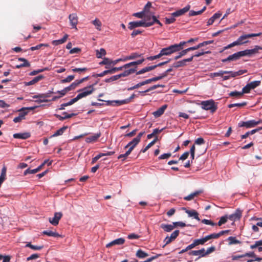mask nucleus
<instances>
[{
    "label": "nucleus",
    "instance_id": "1",
    "mask_svg": "<svg viewBox=\"0 0 262 262\" xmlns=\"http://www.w3.org/2000/svg\"><path fill=\"white\" fill-rule=\"evenodd\" d=\"M95 89L94 85H90L88 86L84 87L83 89H80L78 91L79 93L77 95V98L78 100L85 97L91 94H92L94 91Z\"/></svg>",
    "mask_w": 262,
    "mask_h": 262
},
{
    "label": "nucleus",
    "instance_id": "2",
    "mask_svg": "<svg viewBox=\"0 0 262 262\" xmlns=\"http://www.w3.org/2000/svg\"><path fill=\"white\" fill-rule=\"evenodd\" d=\"M151 26L152 24L149 23V20H146V19L144 18V20L129 23L128 28L130 30H133L140 27H148Z\"/></svg>",
    "mask_w": 262,
    "mask_h": 262
},
{
    "label": "nucleus",
    "instance_id": "3",
    "mask_svg": "<svg viewBox=\"0 0 262 262\" xmlns=\"http://www.w3.org/2000/svg\"><path fill=\"white\" fill-rule=\"evenodd\" d=\"M224 75L226 74L227 75L223 76V80H227L229 79L230 78H234L237 76L242 75L247 72L246 70H240L238 71L234 72L232 71H224Z\"/></svg>",
    "mask_w": 262,
    "mask_h": 262
},
{
    "label": "nucleus",
    "instance_id": "4",
    "mask_svg": "<svg viewBox=\"0 0 262 262\" xmlns=\"http://www.w3.org/2000/svg\"><path fill=\"white\" fill-rule=\"evenodd\" d=\"M200 104L202 109L207 111L209 110L212 113L214 112L217 109V106L212 99L202 101Z\"/></svg>",
    "mask_w": 262,
    "mask_h": 262
},
{
    "label": "nucleus",
    "instance_id": "5",
    "mask_svg": "<svg viewBox=\"0 0 262 262\" xmlns=\"http://www.w3.org/2000/svg\"><path fill=\"white\" fill-rule=\"evenodd\" d=\"M262 50V47L259 46H255L253 49H246L244 51H241L242 57L248 56L251 57L252 56L257 54L259 53V50Z\"/></svg>",
    "mask_w": 262,
    "mask_h": 262
},
{
    "label": "nucleus",
    "instance_id": "6",
    "mask_svg": "<svg viewBox=\"0 0 262 262\" xmlns=\"http://www.w3.org/2000/svg\"><path fill=\"white\" fill-rule=\"evenodd\" d=\"M177 51L174 46V45H171L168 47L163 48L160 52L159 54L160 57L163 56L170 55Z\"/></svg>",
    "mask_w": 262,
    "mask_h": 262
},
{
    "label": "nucleus",
    "instance_id": "7",
    "mask_svg": "<svg viewBox=\"0 0 262 262\" xmlns=\"http://www.w3.org/2000/svg\"><path fill=\"white\" fill-rule=\"evenodd\" d=\"M28 109H30L31 110L33 109V107H29V108H22L19 110V113L17 117H15L13 119V122L15 123H18L21 122L23 120L25 119V116L28 114V112L27 111Z\"/></svg>",
    "mask_w": 262,
    "mask_h": 262
},
{
    "label": "nucleus",
    "instance_id": "8",
    "mask_svg": "<svg viewBox=\"0 0 262 262\" xmlns=\"http://www.w3.org/2000/svg\"><path fill=\"white\" fill-rule=\"evenodd\" d=\"M62 216V214L60 212H55L54 217L49 219V222L54 226H56L58 224L59 221Z\"/></svg>",
    "mask_w": 262,
    "mask_h": 262
},
{
    "label": "nucleus",
    "instance_id": "9",
    "mask_svg": "<svg viewBox=\"0 0 262 262\" xmlns=\"http://www.w3.org/2000/svg\"><path fill=\"white\" fill-rule=\"evenodd\" d=\"M193 60V57H190L188 58L184 59L183 60L175 62L172 64V67L178 68L183 67L186 65L187 62H191Z\"/></svg>",
    "mask_w": 262,
    "mask_h": 262
},
{
    "label": "nucleus",
    "instance_id": "10",
    "mask_svg": "<svg viewBox=\"0 0 262 262\" xmlns=\"http://www.w3.org/2000/svg\"><path fill=\"white\" fill-rule=\"evenodd\" d=\"M69 19L72 27L77 30V25L78 24L77 15L76 13L71 14L69 16Z\"/></svg>",
    "mask_w": 262,
    "mask_h": 262
},
{
    "label": "nucleus",
    "instance_id": "11",
    "mask_svg": "<svg viewBox=\"0 0 262 262\" xmlns=\"http://www.w3.org/2000/svg\"><path fill=\"white\" fill-rule=\"evenodd\" d=\"M98 100L99 101H104V100L100 99H98ZM128 101H129V100L124 99V100H122L105 101L107 103V104H108V105H114L119 106V105H121L122 104L128 103Z\"/></svg>",
    "mask_w": 262,
    "mask_h": 262
},
{
    "label": "nucleus",
    "instance_id": "12",
    "mask_svg": "<svg viewBox=\"0 0 262 262\" xmlns=\"http://www.w3.org/2000/svg\"><path fill=\"white\" fill-rule=\"evenodd\" d=\"M190 8V5H187L186 7L183 8L182 9L179 10L171 14L172 16L173 17H178L181 16L185 14L186 12H188Z\"/></svg>",
    "mask_w": 262,
    "mask_h": 262
},
{
    "label": "nucleus",
    "instance_id": "13",
    "mask_svg": "<svg viewBox=\"0 0 262 262\" xmlns=\"http://www.w3.org/2000/svg\"><path fill=\"white\" fill-rule=\"evenodd\" d=\"M247 34H244L240 36L235 41L237 46H241L249 42Z\"/></svg>",
    "mask_w": 262,
    "mask_h": 262
},
{
    "label": "nucleus",
    "instance_id": "14",
    "mask_svg": "<svg viewBox=\"0 0 262 262\" xmlns=\"http://www.w3.org/2000/svg\"><path fill=\"white\" fill-rule=\"evenodd\" d=\"M31 134L29 132L16 133L13 134V137L15 139H27L30 138Z\"/></svg>",
    "mask_w": 262,
    "mask_h": 262
},
{
    "label": "nucleus",
    "instance_id": "15",
    "mask_svg": "<svg viewBox=\"0 0 262 262\" xmlns=\"http://www.w3.org/2000/svg\"><path fill=\"white\" fill-rule=\"evenodd\" d=\"M139 142L140 141L135 138L125 146V148H128L132 151Z\"/></svg>",
    "mask_w": 262,
    "mask_h": 262
},
{
    "label": "nucleus",
    "instance_id": "16",
    "mask_svg": "<svg viewBox=\"0 0 262 262\" xmlns=\"http://www.w3.org/2000/svg\"><path fill=\"white\" fill-rule=\"evenodd\" d=\"M190 255L198 256L199 258L205 256V249L202 248L199 250H193L189 252Z\"/></svg>",
    "mask_w": 262,
    "mask_h": 262
},
{
    "label": "nucleus",
    "instance_id": "17",
    "mask_svg": "<svg viewBox=\"0 0 262 262\" xmlns=\"http://www.w3.org/2000/svg\"><path fill=\"white\" fill-rule=\"evenodd\" d=\"M101 134L100 132H98L92 136L87 137L85 139V142L86 143H93L97 141L98 138L101 136Z\"/></svg>",
    "mask_w": 262,
    "mask_h": 262
},
{
    "label": "nucleus",
    "instance_id": "18",
    "mask_svg": "<svg viewBox=\"0 0 262 262\" xmlns=\"http://www.w3.org/2000/svg\"><path fill=\"white\" fill-rule=\"evenodd\" d=\"M167 107V105L165 104L162 105L159 108H158L156 111H155L152 113L153 115L157 118L161 116L165 112V110Z\"/></svg>",
    "mask_w": 262,
    "mask_h": 262
},
{
    "label": "nucleus",
    "instance_id": "19",
    "mask_svg": "<svg viewBox=\"0 0 262 262\" xmlns=\"http://www.w3.org/2000/svg\"><path fill=\"white\" fill-rule=\"evenodd\" d=\"M124 242H125V240L124 238H119L116 239L112 241L111 242L109 243L108 244H107L106 245V247L108 248V247H110L115 245H121L123 244L124 243Z\"/></svg>",
    "mask_w": 262,
    "mask_h": 262
},
{
    "label": "nucleus",
    "instance_id": "20",
    "mask_svg": "<svg viewBox=\"0 0 262 262\" xmlns=\"http://www.w3.org/2000/svg\"><path fill=\"white\" fill-rule=\"evenodd\" d=\"M18 61L21 62L19 64H17L16 66V68L17 69L22 68V67H29L30 66V64L29 61L24 58H19Z\"/></svg>",
    "mask_w": 262,
    "mask_h": 262
},
{
    "label": "nucleus",
    "instance_id": "21",
    "mask_svg": "<svg viewBox=\"0 0 262 262\" xmlns=\"http://www.w3.org/2000/svg\"><path fill=\"white\" fill-rule=\"evenodd\" d=\"M262 123V120L259 119L257 121L254 120H251L246 121V124L247 125V128H251L255 126L256 125Z\"/></svg>",
    "mask_w": 262,
    "mask_h": 262
},
{
    "label": "nucleus",
    "instance_id": "22",
    "mask_svg": "<svg viewBox=\"0 0 262 262\" xmlns=\"http://www.w3.org/2000/svg\"><path fill=\"white\" fill-rule=\"evenodd\" d=\"M184 210H185L186 213H187L189 217H193L195 219L198 221H200V219L199 217L198 213L194 210H187L185 208H184Z\"/></svg>",
    "mask_w": 262,
    "mask_h": 262
},
{
    "label": "nucleus",
    "instance_id": "23",
    "mask_svg": "<svg viewBox=\"0 0 262 262\" xmlns=\"http://www.w3.org/2000/svg\"><path fill=\"white\" fill-rule=\"evenodd\" d=\"M221 15L222 14L220 12L215 13L211 18L208 19L207 23V26L212 25L216 19L219 18L221 17Z\"/></svg>",
    "mask_w": 262,
    "mask_h": 262
},
{
    "label": "nucleus",
    "instance_id": "24",
    "mask_svg": "<svg viewBox=\"0 0 262 262\" xmlns=\"http://www.w3.org/2000/svg\"><path fill=\"white\" fill-rule=\"evenodd\" d=\"M144 60H145V59L143 58H142V59L138 60L137 61H133V62L126 63V64H124L125 69H126L131 66H134L140 64L142 62H143L144 61Z\"/></svg>",
    "mask_w": 262,
    "mask_h": 262
},
{
    "label": "nucleus",
    "instance_id": "25",
    "mask_svg": "<svg viewBox=\"0 0 262 262\" xmlns=\"http://www.w3.org/2000/svg\"><path fill=\"white\" fill-rule=\"evenodd\" d=\"M68 37V35L66 34L64 36L60 39L58 40H54L52 41V43L54 46H58L60 44H62L66 41Z\"/></svg>",
    "mask_w": 262,
    "mask_h": 262
},
{
    "label": "nucleus",
    "instance_id": "26",
    "mask_svg": "<svg viewBox=\"0 0 262 262\" xmlns=\"http://www.w3.org/2000/svg\"><path fill=\"white\" fill-rule=\"evenodd\" d=\"M156 68V66H149L145 67L136 72V75H140L151 71Z\"/></svg>",
    "mask_w": 262,
    "mask_h": 262
},
{
    "label": "nucleus",
    "instance_id": "27",
    "mask_svg": "<svg viewBox=\"0 0 262 262\" xmlns=\"http://www.w3.org/2000/svg\"><path fill=\"white\" fill-rule=\"evenodd\" d=\"M43 78V76L42 75H39L35 77H34L32 80L31 81L26 82L25 85H31L35 84V83L37 82L39 80H41Z\"/></svg>",
    "mask_w": 262,
    "mask_h": 262
},
{
    "label": "nucleus",
    "instance_id": "28",
    "mask_svg": "<svg viewBox=\"0 0 262 262\" xmlns=\"http://www.w3.org/2000/svg\"><path fill=\"white\" fill-rule=\"evenodd\" d=\"M161 228L165 232H170L174 228V226L173 224L172 225L162 224L161 225Z\"/></svg>",
    "mask_w": 262,
    "mask_h": 262
},
{
    "label": "nucleus",
    "instance_id": "29",
    "mask_svg": "<svg viewBox=\"0 0 262 262\" xmlns=\"http://www.w3.org/2000/svg\"><path fill=\"white\" fill-rule=\"evenodd\" d=\"M202 192V191L198 190L193 193H191L189 195L185 196L184 199L186 201H191L194 199V197L198 196L199 194Z\"/></svg>",
    "mask_w": 262,
    "mask_h": 262
},
{
    "label": "nucleus",
    "instance_id": "30",
    "mask_svg": "<svg viewBox=\"0 0 262 262\" xmlns=\"http://www.w3.org/2000/svg\"><path fill=\"white\" fill-rule=\"evenodd\" d=\"M242 57L241 51L235 53L231 55H229V58L230 61H235L239 59Z\"/></svg>",
    "mask_w": 262,
    "mask_h": 262
},
{
    "label": "nucleus",
    "instance_id": "31",
    "mask_svg": "<svg viewBox=\"0 0 262 262\" xmlns=\"http://www.w3.org/2000/svg\"><path fill=\"white\" fill-rule=\"evenodd\" d=\"M223 235V232H220L218 233H212L210 235H208L206 236L205 237L206 239V241L211 239H214V238H217L220 236Z\"/></svg>",
    "mask_w": 262,
    "mask_h": 262
},
{
    "label": "nucleus",
    "instance_id": "32",
    "mask_svg": "<svg viewBox=\"0 0 262 262\" xmlns=\"http://www.w3.org/2000/svg\"><path fill=\"white\" fill-rule=\"evenodd\" d=\"M136 71V70L135 69H130L126 70L123 73L119 74V75L120 76V78L122 77H126L130 74H133Z\"/></svg>",
    "mask_w": 262,
    "mask_h": 262
},
{
    "label": "nucleus",
    "instance_id": "33",
    "mask_svg": "<svg viewBox=\"0 0 262 262\" xmlns=\"http://www.w3.org/2000/svg\"><path fill=\"white\" fill-rule=\"evenodd\" d=\"M142 11L144 12V18L146 20H150L151 18V16L154 15V13L149 12V9H145V7H144V10Z\"/></svg>",
    "mask_w": 262,
    "mask_h": 262
},
{
    "label": "nucleus",
    "instance_id": "34",
    "mask_svg": "<svg viewBox=\"0 0 262 262\" xmlns=\"http://www.w3.org/2000/svg\"><path fill=\"white\" fill-rule=\"evenodd\" d=\"M43 234L47 235L49 236L53 237H61L62 236L56 232H54L51 230L43 231L42 232Z\"/></svg>",
    "mask_w": 262,
    "mask_h": 262
},
{
    "label": "nucleus",
    "instance_id": "35",
    "mask_svg": "<svg viewBox=\"0 0 262 262\" xmlns=\"http://www.w3.org/2000/svg\"><path fill=\"white\" fill-rule=\"evenodd\" d=\"M92 23L95 26L97 30H101L102 23L99 19L96 18L95 20H93Z\"/></svg>",
    "mask_w": 262,
    "mask_h": 262
},
{
    "label": "nucleus",
    "instance_id": "36",
    "mask_svg": "<svg viewBox=\"0 0 262 262\" xmlns=\"http://www.w3.org/2000/svg\"><path fill=\"white\" fill-rule=\"evenodd\" d=\"M136 255L140 258H144L148 256V254L141 249L137 250Z\"/></svg>",
    "mask_w": 262,
    "mask_h": 262
},
{
    "label": "nucleus",
    "instance_id": "37",
    "mask_svg": "<svg viewBox=\"0 0 262 262\" xmlns=\"http://www.w3.org/2000/svg\"><path fill=\"white\" fill-rule=\"evenodd\" d=\"M96 52V55L98 58H102V57L105 56L106 54L105 50L103 48H101L100 50H97Z\"/></svg>",
    "mask_w": 262,
    "mask_h": 262
},
{
    "label": "nucleus",
    "instance_id": "38",
    "mask_svg": "<svg viewBox=\"0 0 262 262\" xmlns=\"http://www.w3.org/2000/svg\"><path fill=\"white\" fill-rule=\"evenodd\" d=\"M142 56V54H139L138 53H133L131 54L130 55L126 57V60H132L137 58L141 57Z\"/></svg>",
    "mask_w": 262,
    "mask_h": 262
},
{
    "label": "nucleus",
    "instance_id": "39",
    "mask_svg": "<svg viewBox=\"0 0 262 262\" xmlns=\"http://www.w3.org/2000/svg\"><path fill=\"white\" fill-rule=\"evenodd\" d=\"M67 128V126H63L57 130L51 137H57L62 135L65 130Z\"/></svg>",
    "mask_w": 262,
    "mask_h": 262
},
{
    "label": "nucleus",
    "instance_id": "40",
    "mask_svg": "<svg viewBox=\"0 0 262 262\" xmlns=\"http://www.w3.org/2000/svg\"><path fill=\"white\" fill-rule=\"evenodd\" d=\"M149 23L152 24V25H153L155 23H157L160 26H162V24L158 19H157L156 16L154 15L151 16V18L150 20H149Z\"/></svg>",
    "mask_w": 262,
    "mask_h": 262
},
{
    "label": "nucleus",
    "instance_id": "41",
    "mask_svg": "<svg viewBox=\"0 0 262 262\" xmlns=\"http://www.w3.org/2000/svg\"><path fill=\"white\" fill-rule=\"evenodd\" d=\"M49 45L48 43H40V44L37 45L36 46L31 47L30 49V50L33 51H34L36 50L40 49L43 47H49Z\"/></svg>",
    "mask_w": 262,
    "mask_h": 262
},
{
    "label": "nucleus",
    "instance_id": "42",
    "mask_svg": "<svg viewBox=\"0 0 262 262\" xmlns=\"http://www.w3.org/2000/svg\"><path fill=\"white\" fill-rule=\"evenodd\" d=\"M205 9H206V7H204V8L200 11H195L193 10H191L189 12V16H191L200 15V14H202L205 11Z\"/></svg>",
    "mask_w": 262,
    "mask_h": 262
},
{
    "label": "nucleus",
    "instance_id": "43",
    "mask_svg": "<svg viewBox=\"0 0 262 262\" xmlns=\"http://www.w3.org/2000/svg\"><path fill=\"white\" fill-rule=\"evenodd\" d=\"M241 216V212L239 211L236 212L234 214H232L230 215L229 217V219H230L231 220H236L237 219H239Z\"/></svg>",
    "mask_w": 262,
    "mask_h": 262
},
{
    "label": "nucleus",
    "instance_id": "44",
    "mask_svg": "<svg viewBox=\"0 0 262 262\" xmlns=\"http://www.w3.org/2000/svg\"><path fill=\"white\" fill-rule=\"evenodd\" d=\"M223 71H224L223 70H220L217 72L211 73L209 74V76L212 78L217 76H221L223 77L224 73Z\"/></svg>",
    "mask_w": 262,
    "mask_h": 262
},
{
    "label": "nucleus",
    "instance_id": "45",
    "mask_svg": "<svg viewBox=\"0 0 262 262\" xmlns=\"http://www.w3.org/2000/svg\"><path fill=\"white\" fill-rule=\"evenodd\" d=\"M186 43H187V41H181L178 44H174V46L177 51V52L181 51L183 49V47L184 45H185Z\"/></svg>",
    "mask_w": 262,
    "mask_h": 262
},
{
    "label": "nucleus",
    "instance_id": "46",
    "mask_svg": "<svg viewBox=\"0 0 262 262\" xmlns=\"http://www.w3.org/2000/svg\"><path fill=\"white\" fill-rule=\"evenodd\" d=\"M206 239L205 237H203L200 239H196L194 240V242L195 243V246H198L200 245H203L206 242Z\"/></svg>",
    "mask_w": 262,
    "mask_h": 262
},
{
    "label": "nucleus",
    "instance_id": "47",
    "mask_svg": "<svg viewBox=\"0 0 262 262\" xmlns=\"http://www.w3.org/2000/svg\"><path fill=\"white\" fill-rule=\"evenodd\" d=\"M157 138H156L155 139L150 142L144 148L141 150V152L143 153L145 152L150 147H151L153 145L155 144L156 142L157 141Z\"/></svg>",
    "mask_w": 262,
    "mask_h": 262
},
{
    "label": "nucleus",
    "instance_id": "48",
    "mask_svg": "<svg viewBox=\"0 0 262 262\" xmlns=\"http://www.w3.org/2000/svg\"><path fill=\"white\" fill-rule=\"evenodd\" d=\"M164 85H160V84H157V85H154L151 87H150L149 89H148L147 90H145V91H140L139 93H146V92H148L150 91H152V90H154L158 88H159V87H163Z\"/></svg>",
    "mask_w": 262,
    "mask_h": 262
},
{
    "label": "nucleus",
    "instance_id": "49",
    "mask_svg": "<svg viewBox=\"0 0 262 262\" xmlns=\"http://www.w3.org/2000/svg\"><path fill=\"white\" fill-rule=\"evenodd\" d=\"M261 83V81L260 80H257V81H254L252 82H251L249 83L250 85L251 89H254L259 86Z\"/></svg>",
    "mask_w": 262,
    "mask_h": 262
},
{
    "label": "nucleus",
    "instance_id": "50",
    "mask_svg": "<svg viewBox=\"0 0 262 262\" xmlns=\"http://www.w3.org/2000/svg\"><path fill=\"white\" fill-rule=\"evenodd\" d=\"M120 78V76L119 74L116 75H114V76H113L109 78L105 79V82H112V81H114L117 80H118Z\"/></svg>",
    "mask_w": 262,
    "mask_h": 262
},
{
    "label": "nucleus",
    "instance_id": "51",
    "mask_svg": "<svg viewBox=\"0 0 262 262\" xmlns=\"http://www.w3.org/2000/svg\"><path fill=\"white\" fill-rule=\"evenodd\" d=\"M26 247H29L31 249L34 250H39L42 249L43 246H34L33 245H31L30 243H28L26 245Z\"/></svg>",
    "mask_w": 262,
    "mask_h": 262
},
{
    "label": "nucleus",
    "instance_id": "52",
    "mask_svg": "<svg viewBox=\"0 0 262 262\" xmlns=\"http://www.w3.org/2000/svg\"><path fill=\"white\" fill-rule=\"evenodd\" d=\"M228 240L229 242V244H236L240 243L239 241L236 239V237L233 236H230L228 238Z\"/></svg>",
    "mask_w": 262,
    "mask_h": 262
},
{
    "label": "nucleus",
    "instance_id": "53",
    "mask_svg": "<svg viewBox=\"0 0 262 262\" xmlns=\"http://www.w3.org/2000/svg\"><path fill=\"white\" fill-rule=\"evenodd\" d=\"M229 96L231 97L239 98L243 96L242 92L234 91L229 93Z\"/></svg>",
    "mask_w": 262,
    "mask_h": 262
},
{
    "label": "nucleus",
    "instance_id": "54",
    "mask_svg": "<svg viewBox=\"0 0 262 262\" xmlns=\"http://www.w3.org/2000/svg\"><path fill=\"white\" fill-rule=\"evenodd\" d=\"M187 52H188V51H187V49H186L185 50H183L179 53V54L177 56L174 57V59L175 60H177V59L181 58L182 56L185 55Z\"/></svg>",
    "mask_w": 262,
    "mask_h": 262
},
{
    "label": "nucleus",
    "instance_id": "55",
    "mask_svg": "<svg viewBox=\"0 0 262 262\" xmlns=\"http://www.w3.org/2000/svg\"><path fill=\"white\" fill-rule=\"evenodd\" d=\"M210 53H211V52L209 51H202L201 52H198L195 53V54H194L193 55L191 56V57H193V58L194 57H198L202 56V55H204L205 54H209Z\"/></svg>",
    "mask_w": 262,
    "mask_h": 262
},
{
    "label": "nucleus",
    "instance_id": "56",
    "mask_svg": "<svg viewBox=\"0 0 262 262\" xmlns=\"http://www.w3.org/2000/svg\"><path fill=\"white\" fill-rule=\"evenodd\" d=\"M251 90L252 89H251L250 85L249 84V83H248L246 86H245L243 88L242 93L243 95L244 94L249 93Z\"/></svg>",
    "mask_w": 262,
    "mask_h": 262
},
{
    "label": "nucleus",
    "instance_id": "57",
    "mask_svg": "<svg viewBox=\"0 0 262 262\" xmlns=\"http://www.w3.org/2000/svg\"><path fill=\"white\" fill-rule=\"evenodd\" d=\"M262 246V239L256 241L255 242L254 244L251 245L250 246V248L251 249H253L256 248H258L259 246Z\"/></svg>",
    "mask_w": 262,
    "mask_h": 262
},
{
    "label": "nucleus",
    "instance_id": "58",
    "mask_svg": "<svg viewBox=\"0 0 262 262\" xmlns=\"http://www.w3.org/2000/svg\"><path fill=\"white\" fill-rule=\"evenodd\" d=\"M179 234V230H175L174 231H173L171 234L170 236H169V237L172 241H173L178 237Z\"/></svg>",
    "mask_w": 262,
    "mask_h": 262
},
{
    "label": "nucleus",
    "instance_id": "59",
    "mask_svg": "<svg viewBox=\"0 0 262 262\" xmlns=\"http://www.w3.org/2000/svg\"><path fill=\"white\" fill-rule=\"evenodd\" d=\"M74 79V75H70L68 76L66 78L62 79L61 80V82L62 83H67V82H70L71 81H72Z\"/></svg>",
    "mask_w": 262,
    "mask_h": 262
},
{
    "label": "nucleus",
    "instance_id": "60",
    "mask_svg": "<svg viewBox=\"0 0 262 262\" xmlns=\"http://www.w3.org/2000/svg\"><path fill=\"white\" fill-rule=\"evenodd\" d=\"M228 217L227 216H222L220 220V221H219V222L217 223V225L219 226H221L222 225L226 223L227 221V219H228Z\"/></svg>",
    "mask_w": 262,
    "mask_h": 262
},
{
    "label": "nucleus",
    "instance_id": "61",
    "mask_svg": "<svg viewBox=\"0 0 262 262\" xmlns=\"http://www.w3.org/2000/svg\"><path fill=\"white\" fill-rule=\"evenodd\" d=\"M112 64V61L108 58H104L103 60L99 63L100 65H108Z\"/></svg>",
    "mask_w": 262,
    "mask_h": 262
},
{
    "label": "nucleus",
    "instance_id": "62",
    "mask_svg": "<svg viewBox=\"0 0 262 262\" xmlns=\"http://www.w3.org/2000/svg\"><path fill=\"white\" fill-rule=\"evenodd\" d=\"M247 104L246 102H243L242 103H233V104H230L228 105V107L229 108H232L234 106H238V107H242L246 105Z\"/></svg>",
    "mask_w": 262,
    "mask_h": 262
},
{
    "label": "nucleus",
    "instance_id": "63",
    "mask_svg": "<svg viewBox=\"0 0 262 262\" xmlns=\"http://www.w3.org/2000/svg\"><path fill=\"white\" fill-rule=\"evenodd\" d=\"M76 88V84L73 82L71 85L64 88L66 92H68L74 90Z\"/></svg>",
    "mask_w": 262,
    "mask_h": 262
},
{
    "label": "nucleus",
    "instance_id": "64",
    "mask_svg": "<svg viewBox=\"0 0 262 262\" xmlns=\"http://www.w3.org/2000/svg\"><path fill=\"white\" fill-rule=\"evenodd\" d=\"M131 151L128 149V150L126 151V152L124 154H121L118 157V159H120L121 158H123L125 159L128 155L131 153Z\"/></svg>",
    "mask_w": 262,
    "mask_h": 262
}]
</instances>
